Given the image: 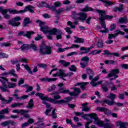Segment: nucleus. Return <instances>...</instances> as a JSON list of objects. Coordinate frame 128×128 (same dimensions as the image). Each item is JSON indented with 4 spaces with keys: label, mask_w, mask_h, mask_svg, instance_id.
I'll list each match as a JSON object with an SVG mask.
<instances>
[{
    "label": "nucleus",
    "mask_w": 128,
    "mask_h": 128,
    "mask_svg": "<svg viewBox=\"0 0 128 128\" xmlns=\"http://www.w3.org/2000/svg\"><path fill=\"white\" fill-rule=\"evenodd\" d=\"M8 12L9 14H22V11H21V10L18 11L16 10H14V9H12V8H8Z\"/></svg>",
    "instance_id": "nucleus-30"
},
{
    "label": "nucleus",
    "mask_w": 128,
    "mask_h": 128,
    "mask_svg": "<svg viewBox=\"0 0 128 128\" xmlns=\"http://www.w3.org/2000/svg\"><path fill=\"white\" fill-rule=\"evenodd\" d=\"M75 116H82V118L84 120H88L90 119L88 118V116L90 118V120H94V116H96V114L92 113L89 114H84V112H74Z\"/></svg>",
    "instance_id": "nucleus-6"
},
{
    "label": "nucleus",
    "mask_w": 128,
    "mask_h": 128,
    "mask_svg": "<svg viewBox=\"0 0 128 128\" xmlns=\"http://www.w3.org/2000/svg\"><path fill=\"white\" fill-rule=\"evenodd\" d=\"M100 78V76H96L90 82V84H92V86H96L98 84H102V81L100 80L98 82H96V80H98Z\"/></svg>",
    "instance_id": "nucleus-17"
},
{
    "label": "nucleus",
    "mask_w": 128,
    "mask_h": 128,
    "mask_svg": "<svg viewBox=\"0 0 128 128\" xmlns=\"http://www.w3.org/2000/svg\"><path fill=\"white\" fill-rule=\"evenodd\" d=\"M28 46H30L28 44H24L21 46V50H27V48H28Z\"/></svg>",
    "instance_id": "nucleus-45"
},
{
    "label": "nucleus",
    "mask_w": 128,
    "mask_h": 128,
    "mask_svg": "<svg viewBox=\"0 0 128 128\" xmlns=\"http://www.w3.org/2000/svg\"><path fill=\"white\" fill-rule=\"evenodd\" d=\"M92 120H90V121L86 122L85 124V128H90L88 126H90V124H92Z\"/></svg>",
    "instance_id": "nucleus-62"
},
{
    "label": "nucleus",
    "mask_w": 128,
    "mask_h": 128,
    "mask_svg": "<svg viewBox=\"0 0 128 128\" xmlns=\"http://www.w3.org/2000/svg\"><path fill=\"white\" fill-rule=\"evenodd\" d=\"M1 57L2 58H8V55L4 53H1Z\"/></svg>",
    "instance_id": "nucleus-61"
},
{
    "label": "nucleus",
    "mask_w": 128,
    "mask_h": 128,
    "mask_svg": "<svg viewBox=\"0 0 128 128\" xmlns=\"http://www.w3.org/2000/svg\"><path fill=\"white\" fill-rule=\"evenodd\" d=\"M20 20H22V18L20 16H16L12 18V20L8 21V24L12 26H18L20 24Z\"/></svg>",
    "instance_id": "nucleus-7"
},
{
    "label": "nucleus",
    "mask_w": 128,
    "mask_h": 128,
    "mask_svg": "<svg viewBox=\"0 0 128 128\" xmlns=\"http://www.w3.org/2000/svg\"><path fill=\"white\" fill-rule=\"evenodd\" d=\"M88 102L81 104V106H82V112H88V110H90V108L88 106Z\"/></svg>",
    "instance_id": "nucleus-25"
},
{
    "label": "nucleus",
    "mask_w": 128,
    "mask_h": 128,
    "mask_svg": "<svg viewBox=\"0 0 128 128\" xmlns=\"http://www.w3.org/2000/svg\"><path fill=\"white\" fill-rule=\"evenodd\" d=\"M36 22L40 28V30L44 34H49L50 35L47 36V38L48 40H52V34H50V32H52V30H50V28L46 25V22H42L40 21V20H38Z\"/></svg>",
    "instance_id": "nucleus-4"
},
{
    "label": "nucleus",
    "mask_w": 128,
    "mask_h": 128,
    "mask_svg": "<svg viewBox=\"0 0 128 128\" xmlns=\"http://www.w3.org/2000/svg\"><path fill=\"white\" fill-rule=\"evenodd\" d=\"M34 106V100H30L28 103V105L27 106V108H32Z\"/></svg>",
    "instance_id": "nucleus-40"
},
{
    "label": "nucleus",
    "mask_w": 128,
    "mask_h": 128,
    "mask_svg": "<svg viewBox=\"0 0 128 128\" xmlns=\"http://www.w3.org/2000/svg\"><path fill=\"white\" fill-rule=\"evenodd\" d=\"M42 36L41 35H40L38 34L37 35V36H36L34 38V40L36 41L40 40H42Z\"/></svg>",
    "instance_id": "nucleus-56"
},
{
    "label": "nucleus",
    "mask_w": 128,
    "mask_h": 128,
    "mask_svg": "<svg viewBox=\"0 0 128 128\" xmlns=\"http://www.w3.org/2000/svg\"><path fill=\"white\" fill-rule=\"evenodd\" d=\"M118 74H120V70L118 69L112 70L108 74V78H110V80H114L118 78Z\"/></svg>",
    "instance_id": "nucleus-8"
},
{
    "label": "nucleus",
    "mask_w": 128,
    "mask_h": 128,
    "mask_svg": "<svg viewBox=\"0 0 128 128\" xmlns=\"http://www.w3.org/2000/svg\"><path fill=\"white\" fill-rule=\"evenodd\" d=\"M66 50H68V48H58L57 52H64Z\"/></svg>",
    "instance_id": "nucleus-49"
},
{
    "label": "nucleus",
    "mask_w": 128,
    "mask_h": 128,
    "mask_svg": "<svg viewBox=\"0 0 128 128\" xmlns=\"http://www.w3.org/2000/svg\"><path fill=\"white\" fill-rule=\"evenodd\" d=\"M128 125V123L126 122H123L122 121H117L116 122V126H120V128H122L124 126H126Z\"/></svg>",
    "instance_id": "nucleus-23"
},
{
    "label": "nucleus",
    "mask_w": 128,
    "mask_h": 128,
    "mask_svg": "<svg viewBox=\"0 0 128 128\" xmlns=\"http://www.w3.org/2000/svg\"><path fill=\"white\" fill-rule=\"evenodd\" d=\"M92 46H90V48H87L86 47H81L80 48V50H84V52H80L79 54H88V52H90V50L91 48H92Z\"/></svg>",
    "instance_id": "nucleus-24"
},
{
    "label": "nucleus",
    "mask_w": 128,
    "mask_h": 128,
    "mask_svg": "<svg viewBox=\"0 0 128 128\" xmlns=\"http://www.w3.org/2000/svg\"><path fill=\"white\" fill-rule=\"evenodd\" d=\"M109 86L111 90H116L118 88L116 86L114 85V84L112 83L109 84Z\"/></svg>",
    "instance_id": "nucleus-43"
},
{
    "label": "nucleus",
    "mask_w": 128,
    "mask_h": 128,
    "mask_svg": "<svg viewBox=\"0 0 128 128\" xmlns=\"http://www.w3.org/2000/svg\"><path fill=\"white\" fill-rule=\"evenodd\" d=\"M21 10V14H22L24 12H26L28 10L30 12H34V7L32 6L31 5H29L26 6L24 10Z\"/></svg>",
    "instance_id": "nucleus-21"
},
{
    "label": "nucleus",
    "mask_w": 128,
    "mask_h": 128,
    "mask_svg": "<svg viewBox=\"0 0 128 128\" xmlns=\"http://www.w3.org/2000/svg\"><path fill=\"white\" fill-rule=\"evenodd\" d=\"M50 112H52V108L46 110L45 111V114L46 116H48V113Z\"/></svg>",
    "instance_id": "nucleus-63"
},
{
    "label": "nucleus",
    "mask_w": 128,
    "mask_h": 128,
    "mask_svg": "<svg viewBox=\"0 0 128 128\" xmlns=\"http://www.w3.org/2000/svg\"><path fill=\"white\" fill-rule=\"evenodd\" d=\"M34 34V31H28L26 32V33L24 32H20L18 34V36H26L28 38H30V36Z\"/></svg>",
    "instance_id": "nucleus-15"
},
{
    "label": "nucleus",
    "mask_w": 128,
    "mask_h": 128,
    "mask_svg": "<svg viewBox=\"0 0 128 128\" xmlns=\"http://www.w3.org/2000/svg\"><path fill=\"white\" fill-rule=\"evenodd\" d=\"M24 68L30 74H32V71L30 70V66L28 65H24Z\"/></svg>",
    "instance_id": "nucleus-52"
},
{
    "label": "nucleus",
    "mask_w": 128,
    "mask_h": 128,
    "mask_svg": "<svg viewBox=\"0 0 128 128\" xmlns=\"http://www.w3.org/2000/svg\"><path fill=\"white\" fill-rule=\"evenodd\" d=\"M72 17L76 20H84L86 18V14L84 13H80L79 14H76L74 12L72 14Z\"/></svg>",
    "instance_id": "nucleus-10"
},
{
    "label": "nucleus",
    "mask_w": 128,
    "mask_h": 128,
    "mask_svg": "<svg viewBox=\"0 0 128 128\" xmlns=\"http://www.w3.org/2000/svg\"><path fill=\"white\" fill-rule=\"evenodd\" d=\"M74 38H75V40H74V42H80V44H82V42H84V38H80L77 36H74Z\"/></svg>",
    "instance_id": "nucleus-31"
},
{
    "label": "nucleus",
    "mask_w": 128,
    "mask_h": 128,
    "mask_svg": "<svg viewBox=\"0 0 128 128\" xmlns=\"http://www.w3.org/2000/svg\"><path fill=\"white\" fill-rule=\"evenodd\" d=\"M118 22L119 24H124L128 22V20L126 17L121 18L118 19Z\"/></svg>",
    "instance_id": "nucleus-32"
},
{
    "label": "nucleus",
    "mask_w": 128,
    "mask_h": 128,
    "mask_svg": "<svg viewBox=\"0 0 128 128\" xmlns=\"http://www.w3.org/2000/svg\"><path fill=\"white\" fill-rule=\"evenodd\" d=\"M0 82H2V86H0V90L3 92H8L7 88H14L16 86V84L10 82L8 80L4 77L0 76Z\"/></svg>",
    "instance_id": "nucleus-3"
},
{
    "label": "nucleus",
    "mask_w": 128,
    "mask_h": 128,
    "mask_svg": "<svg viewBox=\"0 0 128 128\" xmlns=\"http://www.w3.org/2000/svg\"><path fill=\"white\" fill-rule=\"evenodd\" d=\"M71 72H76V66H74L72 65L69 68Z\"/></svg>",
    "instance_id": "nucleus-58"
},
{
    "label": "nucleus",
    "mask_w": 128,
    "mask_h": 128,
    "mask_svg": "<svg viewBox=\"0 0 128 128\" xmlns=\"http://www.w3.org/2000/svg\"><path fill=\"white\" fill-rule=\"evenodd\" d=\"M30 18H26L24 19V21L23 22V26H26L28 24H30Z\"/></svg>",
    "instance_id": "nucleus-36"
},
{
    "label": "nucleus",
    "mask_w": 128,
    "mask_h": 128,
    "mask_svg": "<svg viewBox=\"0 0 128 128\" xmlns=\"http://www.w3.org/2000/svg\"><path fill=\"white\" fill-rule=\"evenodd\" d=\"M114 12H122V8L116 7L114 9Z\"/></svg>",
    "instance_id": "nucleus-57"
},
{
    "label": "nucleus",
    "mask_w": 128,
    "mask_h": 128,
    "mask_svg": "<svg viewBox=\"0 0 128 128\" xmlns=\"http://www.w3.org/2000/svg\"><path fill=\"white\" fill-rule=\"evenodd\" d=\"M70 92V90H64L62 88H60L59 91L52 92L50 94V96H54V98H48L47 96H44L43 94L40 92H38L36 94V96H39L40 100H42V104L46 106V108H50V105L48 103L46 102H50L52 104H58V100H60V95H55L58 94H68Z\"/></svg>",
    "instance_id": "nucleus-1"
},
{
    "label": "nucleus",
    "mask_w": 128,
    "mask_h": 128,
    "mask_svg": "<svg viewBox=\"0 0 128 128\" xmlns=\"http://www.w3.org/2000/svg\"><path fill=\"white\" fill-rule=\"evenodd\" d=\"M56 78H42L40 79L41 82H56Z\"/></svg>",
    "instance_id": "nucleus-27"
},
{
    "label": "nucleus",
    "mask_w": 128,
    "mask_h": 128,
    "mask_svg": "<svg viewBox=\"0 0 128 128\" xmlns=\"http://www.w3.org/2000/svg\"><path fill=\"white\" fill-rule=\"evenodd\" d=\"M116 28V24H112L110 26V30H115Z\"/></svg>",
    "instance_id": "nucleus-54"
},
{
    "label": "nucleus",
    "mask_w": 128,
    "mask_h": 128,
    "mask_svg": "<svg viewBox=\"0 0 128 128\" xmlns=\"http://www.w3.org/2000/svg\"><path fill=\"white\" fill-rule=\"evenodd\" d=\"M98 48H102L104 46V43L102 42V39H99L98 42L96 44Z\"/></svg>",
    "instance_id": "nucleus-39"
},
{
    "label": "nucleus",
    "mask_w": 128,
    "mask_h": 128,
    "mask_svg": "<svg viewBox=\"0 0 128 128\" xmlns=\"http://www.w3.org/2000/svg\"><path fill=\"white\" fill-rule=\"evenodd\" d=\"M93 120H94V124L98 126H104V122L100 120L98 117V115L96 114H95Z\"/></svg>",
    "instance_id": "nucleus-12"
},
{
    "label": "nucleus",
    "mask_w": 128,
    "mask_h": 128,
    "mask_svg": "<svg viewBox=\"0 0 128 128\" xmlns=\"http://www.w3.org/2000/svg\"><path fill=\"white\" fill-rule=\"evenodd\" d=\"M52 118H56L57 116H56V110H54L52 111Z\"/></svg>",
    "instance_id": "nucleus-59"
},
{
    "label": "nucleus",
    "mask_w": 128,
    "mask_h": 128,
    "mask_svg": "<svg viewBox=\"0 0 128 128\" xmlns=\"http://www.w3.org/2000/svg\"><path fill=\"white\" fill-rule=\"evenodd\" d=\"M88 82H82V83H77L75 84V86H80L82 90H84L85 86L86 84H88Z\"/></svg>",
    "instance_id": "nucleus-33"
},
{
    "label": "nucleus",
    "mask_w": 128,
    "mask_h": 128,
    "mask_svg": "<svg viewBox=\"0 0 128 128\" xmlns=\"http://www.w3.org/2000/svg\"><path fill=\"white\" fill-rule=\"evenodd\" d=\"M40 53L41 54H52V48L42 44L40 46Z\"/></svg>",
    "instance_id": "nucleus-5"
},
{
    "label": "nucleus",
    "mask_w": 128,
    "mask_h": 128,
    "mask_svg": "<svg viewBox=\"0 0 128 128\" xmlns=\"http://www.w3.org/2000/svg\"><path fill=\"white\" fill-rule=\"evenodd\" d=\"M96 12L99 14L100 17V24L104 28V30H100V32H102V34L106 33L108 32V29L106 28V22H104V20H112V16H110L106 14V11L102 10H96Z\"/></svg>",
    "instance_id": "nucleus-2"
},
{
    "label": "nucleus",
    "mask_w": 128,
    "mask_h": 128,
    "mask_svg": "<svg viewBox=\"0 0 128 128\" xmlns=\"http://www.w3.org/2000/svg\"><path fill=\"white\" fill-rule=\"evenodd\" d=\"M94 9L90 7L86 6L82 10H81V12H92Z\"/></svg>",
    "instance_id": "nucleus-37"
},
{
    "label": "nucleus",
    "mask_w": 128,
    "mask_h": 128,
    "mask_svg": "<svg viewBox=\"0 0 128 128\" xmlns=\"http://www.w3.org/2000/svg\"><path fill=\"white\" fill-rule=\"evenodd\" d=\"M37 6H38V8H44V6H45L46 8H50V10H54V6H50V5L47 4L46 3L44 2H41L40 3H38L37 4Z\"/></svg>",
    "instance_id": "nucleus-16"
},
{
    "label": "nucleus",
    "mask_w": 128,
    "mask_h": 128,
    "mask_svg": "<svg viewBox=\"0 0 128 128\" xmlns=\"http://www.w3.org/2000/svg\"><path fill=\"white\" fill-rule=\"evenodd\" d=\"M96 110L98 112H104V114H110V110L102 107H98L96 108Z\"/></svg>",
    "instance_id": "nucleus-20"
},
{
    "label": "nucleus",
    "mask_w": 128,
    "mask_h": 128,
    "mask_svg": "<svg viewBox=\"0 0 128 128\" xmlns=\"http://www.w3.org/2000/svg\"><path fill=\"white\" fill-rule=\"evenodd\" d=\"M104 102H105V104H108V106H112V104H114V100L110 101V100H104Z\"/></svg>",
    "instance_id": "nucleus-38"
},
{
    "label": "nucleus",
    "mask_w": 128,
    "mask_h": 128,
    "mask_svg": "<svg viewBox=\"0 0 128 128\" xmlns=\"http://www.w3.org/2000/svg\"><path fill=\"white\" fill-rule=\"evenodd\" d=\"M80 48V46L76 44H73L72 46L68 48Z\"/></svg>",
    "instance_id": "nucleus-55"
},
{
    "label": "nucleus",
    "mask_w": 128,
    "mask_h": 128,
    "mask_svg": "<svg viewBox=\"0 0 128 128\" xmlns=\"http://www.w3.org/2000/svg\"><path fill=\"white\" fill-rule=\"evenodd\" d=\"M2 46H10V44L8 42H4L1 44Z\"/></svg>",
    "instance_id": "nucleus-64"
},
{
    "label": "nucleus",
    "mask_w": 128,
    "mask_h": 128,
    "mask_svg": "<svg viewBox=\"0 0 128 128\" xmlns=\"http://www.w3.org/2000/svg\"><path fill=\"white\" fill-rule=\"evenodd\" d=\"M62 6V3L58 2H54V10H54V12L57 14H60V12H64V9L62 8H60L58 10H56V8L60 6Z\"/></svg>",
    "instance_id": "nucleus-13"
},
{
    "label": "nucleus",
    "mask_w": 128,
    "mask_h": 128,
    "mask_svg": "<svg viewBox=\"0 0 128 128\" xmlns=\"http://www.w3.org/2000/svg\"><path fill=\"white\" fill-rule=\"evenodd\" d=\"M74 74L73 72H70L69 74L64 73V71L63 70H59L58 72H57L56 74H52L53 76H62V78H66L68 76H72ZM64 80H66V79L63 78Z\"/></svg>",
    "instance_id": "nucleus-9"
},
{
    "label": "nucleus",
    "mask_w": 128,
    "mask_h": 128,
    "mask_svg": "<svg viewBox=\"0 0 128 128\" xmlns=\"http://www.w3.org/2000/svg\"><path fill=\"white\" fill-rule=\"evenodd\" d=\"M12 112L14 114H26L27 112H28V110H12Z\"/></svg>",
    "instance_id": "nucleus-26"
},
{
    "label": "nucleus",
    "mask_w": 128,
    "mask_h": 128,
    "mask_svg": "<svg viewBox=\"0 0 128 128\" xmlns=\"http://www.w3.org/2000/svg\"><path fill=\"white\" fill-rule=\"evenodd\" d=\"M12 100H14V98H9L8 100H6V98H4L2 94H0V100H1L2 104H10V102H12Z\"/></svg>",
    "instance_id": "nucleus-19"
},
{
    "label": "nucleus",
    "mask_w": 128,
    "mask_h": 128,
    "mask_svg": "<svg viewBox=\"0 0 128 128\" xmlns=\"http://www.w3.org/2000/svg\"><path fill=\"white\" fill-rule=\"evenodd\" d=\"M55 89H56V86L52 85L48 89V92H52V90H54Z\"/></svg>",
    "instance_id": "nucleus-51"
},
{
    "label": "nucleus",
    "mask_w": 128,
    "mask_h": 128,
    "mask_svg": "<svg viewBox=\"0 0 128 128\" xmlns=\"http://www.w3.org/2000/svg\"><path fill=\"white\" fill-rule=\"evenodd\" d=\"M72 100V98L68 97L67 98L66 100H61L58 101V104H64L66 102H70Z\"/></svg>",
    "instance_id": "nucleus-29"
},
{
    "label": "nucleus",
    "mask_w": 128,
    "mask_h": 128,
    "mask_svg": "<svg viewBox=\"0 0 128 128\" xmlns=\"http://www.w3.org/2000/svg\"><path fill=\"white\" fill-rule=\"evenodd\" d=\"M87 74L90 76H89L90 80H92V74H94V72H92V70L90 68L88 69Z\"/></svg>",
    "instance_id": "nucleus-35"
},
{
    "label": "nucleus",
    "mask_w": 128,
    "mask_h": 128,
    "mask_svg": "<svg viewBox=\"0 0 128 128\" xmlns=\"http://www.w3.org/2000/svg\"><path fill=\"white\" fill-rule=\"evenodd\" d=\"M11 74L12 76H14V78H18V75H16V70L14 69H12L11 70H10L9 72H6L4 73H2L1 76H8Z\"/></svg>",
    "instance_id": "nucleus-14"
},
{
    "label": "nucleus",
    "mask_w": 128,
    "mask_h": 128,
    "mask_svg": "<svg viewBox=\"0 0 128 128\" xmlns=\"http://www.w3.org/2000/svg\"><path fill=\"white\" fill-rule=\"evenodd\" d=\"M104 62L106 64H114V61L112 60H106L104 61Z\"/></svg>",
    "instance_id": "nucleus-47"
},
{
    "label": "nucleus",
    "mask_w": 128,
    "mask_h": 128,
    "mask_svg": "<svg viewBox=\"0 0 128 128\" xmlns=\"http://www.w3.org/2000/svg\"><path fill=\"white\" fill-rule=\"evenodd\" d=\"M37 66L38 68H46L47 65L46 64H39L37 65Z\"/></svg>",
    "instance_id": "nucleus-50"
},
{
    "label": "nucleus",
    "mask_w": 128,
    "mask_h": 128,
    "mask_svg": "<svg viewBox=\"0 0 128 128\" xmlns=\"http://www.w3.org/2000/svg\"><path fill=\"white\" fill-rule=\"evenodd\" d=\"M24 82V78H20V80L18 81V86H20V84H22Z\"/></svg>",
    "instance_id": "nucleus-60"
},
{
    "label": "nucleus",
    "mask_w": 128,
    "mask_h": 128,
    "mask_svg": "<svg viewBox=\"0 0 128 128\" xmlns=\"http://www.w3.org/2000/svg\"><path fill=\"white\" fill-rule=\"evenodd\" d=\"M122 34V36H124V32L120 30H116V33L114 34H109L108 38L110 39H112L113 38H116V36H118V34Z\"/></svg>",
    "instance_id": "nucleus-18"
},
{
    "label": "nucleus",
    "mask_w": 128,
    "mask_h": 128,
    "mask_svg": "<svg viewBox=\"0 0 128 128\" xmlns=\"http://www.w3.org/2000/svg\"><path fill=\"white\" fill-rule=\"evenodd\" d=\"M22 106L21 103H14L11 105V108H18V106Z\"/></svg>",
    "instance_id": "nucleus-48"
},
{
    "label": "nucleus",
    "mask_w": 128,
    "mask_h": 128,
    "mask_svg": "<svg viewBox=\"0 0 128 128\" xmlns=\"http://www.w3.org/2000/svg\"><path fill=\"white\" fill-rule=\"evenodd\" d=\"M12 122L10 121L4 122L0 124V126H8V124H10Z\"/></svg>",
    "instance_id": "nucleus-44"
},
{
    "label": "nucleus",
    "mask_w": 128,
    "mask_h": 128,
    "mask_svg": "<svg viewBox=\"0 0 128 128\" xmlns=\"http://www.w3.org/2000/svg\"><path fill=\"white\" fill-rule=\"evenodd\" d=\"M64 30L66 32H68V34H72V30H70V28L67 27L66 28H64Z\"/></svg>",
    "instance_id": "nucleus-53"
},
{
    "label": "nucleus",
    "mask_w": 128,
    "mask_h": 128,
    "mask_svg": "<svg viewBox=\"0 0 128 128\" xmlns=\"http://www.w3.org/2000/svg\"><path fill=\"white\" fill-rule=\"evenodd\" d=\"M80 88H76L74 89V92H68V94H69L70 96H78L80 93Z\"/></svg>",
    "instance_id": "nucleus-28"
},
{
    "label": "nucleus",
    "mask_w": 128,
    "mask_h": 128,
    "mask_svg": "<svg viewBox=\"0 0 128 128\" xmlns=\"http://www.w3.org/2000/svg\"><path fill=\"white\" fill-rule=\"evenodd\" d=\"M60 64H62L64 66H70V63L69 62H66L64 60H61L59 61Z\"/></svg>",
    "instance_id": "nucleus-34"
},
{
    "label": "nucleus",
    "mask_w": 128,
    "mask_h": 128,
    "mask_svg": "<svg viewBox=\"0 0 128 128\" xmlns=\"http://www.w3.org/2000/svg\"><path fill=\"white\" fill-rule=\"evenodd\" d=\"M102 52V50H94L90 52V54H92V56H95V54H100Z\"/></svg>",
    "instance_id": "nucleus-41"
},
{
    "label": "nucleus",
    "mask_w": 128,
    "mask_h": 128,
    "mask_svg": "<svg viewBox=\"0 0 128 128\" xmlns=\"http://www.w3.org/2000/svg\"><path fill=\"white\" fill-rule=\"evenodd\" d=\"M81 61L86 64H88V62L90 61V58H88V56H84L82 58Z\"/></svg>",
    "instance_id": "nucleus-42"
},
{
    "label": "nucleus",
    "mask_w": 128,
    "mask_h": 128,
    "mask_svg": "<svg viewBox=\"0 0 128 128\" xmlns=\"http://www.w3.org/2000/svg\"><path fill=\"white\" fill-rule=\"evenodd\" d=\"M108 98H110V100H114V98H116V96L114 94H112L110 93V96H107Z\"/></svg>",
    "instance_id": "nucleus-46"
},
{
    "label": "nucleus",
    "mask_w": 128,
    "mask_h": 128,
    "mask_svg": "<svg viewBox=\"0 0 128 128\" xmlns=\"http://www.w3.org/2000/svg\"><path fill=\"white\" fill-rule=\"evenodd\" d=\"M50 34H57L56 36V39L60 40V38H62V32L58 29L54 28L52 29L50 31Z\"/></svg>",
    "instance_id": "nucleus-11"
},
{
    "label": "nucleus",
    "mask_w": 128,
    "mask_h": 128,
    "mask_svg": "<svg viewBox=\"0 0 128 128\" xmlns=\"http://www.w3.org/2000/svg\"><path fill=\"white\" fill-rule=\"evenodd\" d=\"M10 108H7L5 109H4L2 110L1 112L0 113V120H2V118H4V114H8L10 112Z\"/></svg>",
    "instance_id": "nucleus-22"
}]
</instances>
